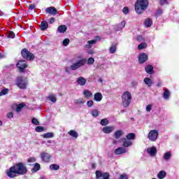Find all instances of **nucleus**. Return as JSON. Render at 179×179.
<instances>
[{"label": "nucleus", "mask_w": 179, "mask_h": 179, "mask_svg": "<svg viewBox=\"0 0 179 179\" xmlns=\"http://www.w3.org/2000/svg\"><path fill=\"white\" fill-rule=\"evenodd\" d=\"M26 173H27V168L22 162L16 164L6 171V174L10 178H15V177L17 176V174L18 176H24Z\"/></svg>", "instance_id": "nucleus-1"}, {"label": "nucleus", "mask_w": 179, "mask_h": 179, "mask_svg": "<svg viewBox=\"0 0 179 179\" xmlns=\"http://www.w3.org/2000/svg\"><path fill=\"white\" fill-rule=\"evenodd\" d=\"M149 1L148 0H137L135 3V10L136 13H143L148 9Z\"/></svg>", "instance_id": "nucleus-2"}, {"label": "nucleus", "mask_w": 179, "mask_h": 179, "mask_svg": "<svg viewBox=\"0 0 179 179\" xmlns=\"http://www.w3.org/2000/svg\"><path fill=\"white\" fill-rule=\"evenodd\" d=\"M86 62H87L86 59H80L76 63H73L70 67H65V71L67 72V73H71V71H76V69H79L81 66H85Z\"/></svg>", "instance_id": "nucleus-3"}, {"label": "nucleus", "mask_w": 179, "mask_h": 179, "mask_svg": "<svg viewBox=\"0 0 179 179\" xmlns=\"http://www.w3.org/2000/svg\"><path fill=\"white\" fill-rule=\"evenodd\" d=\"M131 100H132V95L131 92L126 91L122 95V104L125 108L128 107L131 104Z\"/></svg>", "instance_id": "nucleus-4"}, {"label": "nucleus", "mask_w": 179, "mask_h": 179, "mask_svg": "<svg viewBox=\"0 0 179 179\" xmlns=\"http://www.w3.org/2000/svg\"><path fill=\"white\" fill-rule=\"evenodd\" d=\"M16 85L19 89L24 90L27 87V80L23 77H17L16 79Z\"/></svg>", "instance_id": "nucleus-5"}, {"label": "nucleus", "mask_w": 179, "mask_h": 179, "mask_svg": "<svg viewBox=\"0 0 179 179\" xmlns=\"http://www.w3.org/2000/svg\"><path fill=\"white\" fill-rule=\"evenodd\" d=\"M21 54L23 58L27 59L28 61H32V59H34V55L27 50V49H23L21 52Z\"/></svg>", "instance_id": "nucleus-6"}, {"label": "nucleus", "mask_w": 179, "mask_h": 179, "mask_svg": "<svg viewBox=\"0 0 179 179\" xmlns=\"http://www.w3.org/2000/svg\"><path fill=\"white\" fill-rule=\"evenodd\" d=\"M159 136V131L157 130H151L148 134V139L151 141V142H156L157 138Z\"/></svg>", "instance_id": "nucleus-7"}, {"label": "nucleus", "mask_w": 179, "mask_h": 179, "mask_svg": "<svg viewBox=\"0 0 179 179\" xmlns=\"http://www.w3.org/2000/svg\"><path fill=\"white\" fill-rule=\"evenodd\" d=\"M96 179H110V173H103L101 171L95 172Z\"/></svg>", "instance_id": "nucleus-8"}, {"label": "nucleus", "mask_w": 179, "mask_h": 179, "mask_svg": "<svg viewBox=\"0 0 179 179\" xmlns=\"http://www.w3.org/2000/svg\"><path fill=\"white\" fill-rule=\"evenodd\" d=\"M17 66L20 70V72H24V69L27 68V64H26V61H20L17 64Z\"/></svg>", "instance_id": "nucleus-9"}, {"label": "nucleus", "mask_w": 179, "mask_h": 179, "mask_svg": "<svg viewBox=\"0 0 179 179\" xmlns=\"http://www.w3.org/2000/svg\"><path fill=\"white\" fill-rule=\"evenodd\" d=\"M46 13H48V15H52V16H55L57 13H58V11L57 10V8L55 7H48L45 9Z\"/></svg>", "instance_id": "nucleus-10"}, {"label": "nucleus", "mask_w": 179, "mask_h": 179, "mask_svg": "<svg viewBox=\"0 0 179 179\" xmlns=\"http://www.w3.org/2000/svg\"><path fill=\"white\" fill-rule=\"evenodd\" d=\"M41 157L43 162H45L46 163H49L50 160H51V155L47 153V152H42L41 154Z\"/></svg>", "instance_id": "nucleus-11"}, {"label": "nucleus", "mask_w": 179, "mask_h": 179, "mask_svg": "<svg viewBox=\"0 0 179 179\" xmlns=\"http://www.w3.org/2000/svg\"><path fill=\"white\" fill-rule=\"evenodd\" d=\"M148 61V55L142 53L138 56V62L140 64H143Z\"/></svg>", "instance_id": "nucleus-12"}, {"label": "nucleus", "mask_w": 179, "mask_h": 179, "mask_svg": "<svg viewBox=\"0 0 179 179\" xmlns=\"http://www.w3.org/2000/svg\"><path fill=\"white\" fill-rule=\"evenodd\" d=\"M147 152L150 156L155 157L157 153V149H156L155 147H152V148H148Z\"/></svg>", "instance_id": "nucleus-13"}, {"label": "nucleus", "mask_w": 179, "mask_h": 179, "mask_svg": "<svg viewBox=\"0 0 179 179\" xmlns=\"http://www.w3.org/2000/svg\"><path fill=\"white\" fill-rule=\"evenodd\" d=\"M100 37L99 36H96V39L92 40V41H87V48H90L93 44H96L97 41H99Z\"/></svg>", "instance_id": "nucleus-14"}, {"label": "nucleus", "mask_w": 179, "mask_h": 179, "mask_svg": "<svg viewBox=\"0 0 179 179\" xmlns=\"http://www.w3.org/2000/svg\"><path fill=\"white\" fill-rule=\"evenodd\" d=\"M122 142H123V146L124 148H129V146H132V141L128 140V138H122Z\"/></svg>", "instance_id": "nucleus-15"}, {"label": "nucleus", "mask_w": 179, "mask_h": 179, "mask_svg": "<svg viewBox=\"0 0 179 179\" xmlns=\"http://www.w3.org/2000/svg\"><path fill=\"white\" fill-rule=\"evenodd\" d=\"M94 100L95 101H101L103 100V94L101 92H96L94 95Z\"/></svg>", "instance_id": "nucleus-16"}, {"label": "nucleus", "mask_w": 179, "mask_h": 179, "mask_svg": "<svg viewBox=\"0 0 179 179\" xmlns=\"http://www.w3.org/2000/svg\"><path fill=\"white\" fill-rule=\"evenodd\" d=\"M77 83L80 86H85L86 85V79L83 77H79L77 78Z\"/></svg>", "instance_id": "nucleus-17"}, {"label": "nucleus", "mask_w": 179, "mask_h": 179, "mask_svg": "<svg viewBox=\"0 0 179 179\" xmlns=\"http://www.w3.org/2000/svg\"><path fill=\"white\" fill-rule=\"evenodd\" d=\"M103 132L104 134H111L113 131H114V127H105L102 129Z\"/></svg>", "instance_id": "nucleus-18"}, {"label": "nucleus", "mask_w": 179, "mask_h": 179, "mask_svg": "<svg viewBox=\"0 0 179 179\" xmlns=\"http://www.w3.org/2000/svg\"><path fill=\"white\" fill-rule=\"evenodd\" d=\"M122 153H127V150L124 148H117L115 150V155H122Z\"/></svg>", "instance_id": "nucleus-19"}, {"label": "nucleus", "mask_w": 179, "mask_h": 179, "mask_svg": "<svg viewBox=\"0 0 179 179\" xmlns=\"http://www.w3.org/2000/svg\"><path fill=\"white\" fill-rule=\"evenodd\" d=\"M124 135V131L122 130H117L114 133V136L115 139H120L122 136Z\"/></svg>", "instance_id": "nucleus-20"}, {"label": "nucleus", "mask_w": 179, "mask_h": 179, "mask_svg": "<svg viewBox=\"0 0 179 179\" xmlns=\"http://www.w3.org/2000/svg\"><path fill=\"white\" fill-rule=\"evenodd\" d=\"M83 95L86 99H90V97H93V94L89 90H85L83 91Z\"/></svg>", "instance_id": "nucleus-21"}, {"label": "nucleus", "mask_w": 179, "mask_h": 179, "mask_svg": "<svg viewBox=\"0 0 179 179\" xmlns=\"http://www.w3.org/2000/svg\"><path fill=\"white\" fill-rule=\"evenodd\" d=\"M163 97L165 100H169V97H170V91L167 88H164Z\"/></svg>", "instance_id": "nucleus-22"}, {"label": "nucleus", "mask_w": 179, "mask_h": 179, "mask_svg": "<svg viewBox=\"0 0 179 179\" xmlns=\"http://www.w3.org/2000/svg\"><path fill=\"white\" fill-rule=\"evenodd\" d=\"M145 71L148 73L149 75H152L153 73V66L148 65L145 67Z\"/></svg>", "instance_id": "nucleus-23"}, {"label": "nucleus", "mask_w": 179, "mask_h": 179, "mask_svg": "<svg viewBox=\"0 0 179 179\" xmlns=\"http://www.w3.org/2000/svg\"><path fill=\"white\" fill-rule=\"evenodd\" d=\"M68 134L70 136H72V138H75L76 139L79 136V134L75 130H70Z\"/></svg>", "instance_id": "nucleus-24"}, {"label": "nucleus", "mask_w": 179, "mask_h": 179, "mask_svg": "<svg viewBox=\"0 0 179 179\" xmlns=\"http://www.w3.org/2000/svg\"><path fill=\"white\" fill-rule=\"evenodd\" d=\"M66 30H68V27H66V25H60L57 28V31H59V33H65Z\"/></svg>", "instance_id": "nucleus-25"}, {"label": "nucleus", "mask_w": 179, "mask_h": 179, "mask_svg": "<svg viewBox=\"0 0 179 179\" xmlns=\"http://www.w3.org/2000/svg\"><path fill=\"white\" fill-rule=\"evenodd\" d=\"M40 29L41 30H47V29H48V23L47 22V21H43L41 24L40 26Z\"/></svg>", "instance_id": "nucleus-26"}, {"label": "nucleus", "mask_w": 179, "mask_h": 179, "mask_svg": "<svg viewBox=\"0 0 179 179\" xmlns=\"http://www.w3.org/2000/svg\"><path fill=\"white\" fill-rule=\"evenodd\" d=\"M166 176H167V173L164 171H160L159 173L157 174V178L159 179L166 178Z\"/></svg>", "instance_id": "nucleus-27"}, {"label": "nucleus", "mask_w": 179, "mask_h": 179, "mask_svg": "<svg viewBox=\"0 0 179 179\" xmlns=\"http://www.w3.org/2000/svg\"><path fill=\"white\" fill-rule=\"evenodd\" d=\"M144 83H145V85H148L149 86V87H150V86H152V85H153V81L152 80V79H150L149 78H145Z\"/></svg>", "instance_id": "nucleus-28"}, {"label": "nucleus", "mask_w": 179, "mask_h": 179, "mask_svg": "<svg viewBox=\"0 0 179 179\" xmlns=\"http://www.w3.org/2000/svg\"><path fill=\"white\" fill-rule=\"evenodd\" d=\"M48 100L52 101V103L57 102V96L55 94H50L48 96Z\"/></svg>", "instance_id": "nucleus-29"}, {"label": "nucleus", "mask_w": 179, "mask_h": 179, "mask_svg": "<svg viewBox=\"0 0 179 179\" xmlns=\"http://www.w3.org/2000/svg\"><path fill=\"white\" fill-rule=\"evenodd\" d=\"M24 106L25 105L24 103H21L18 104L16 108V112L20 113V111H22V108H23V107H24Z\"/></svg>", "instance_id": "nucleus-30"}, {"label": "nucleus", "mask_w": 179, "mask_h": 179, "mask_svg": "<svg viewBox=\"0 0 179 179\" xmlns=\"http://www.w3.org/2000/svg\"><path fill=\"white\" fill-rule=\"evenodd\" d=\"M126 138L128 139L129 141H134V139H135V134L130 133L127 134Z\"/></svg>", "instance_id": "nucleus-31"}, {"label": "nucleus", "mask_w": 179, "mask_h": 179, "mask_svg": "<svg viewBox=\"0 0 179 179\" xmlns=\"http://www.w3.org/2000/svg\"><path fill=\"white\" fill-rule=\"evenodd\" d=\"M152 22L150 18L145 20V27H150V26H152Z\"/></svg>", "instance_id": "nucleus-32"}, {"label": "nucleus", "mask_w": 179, "mask_h": 179, "mask_svg": "<svg viewBox=\"0 0 179 179\" xmlns=\"http://www.w3.org/2000/svg\"><path fill=\"white\" fill-rule=\"evenodd\" d=\"M38 170H40V164L36 163L31 171L36 173V171H38Z\"/></svg>", "instance_id": "nucleus-33"}, {"label": "nucleus", "mask_w": 179, "mask_h": 179, "mask_svg": "<svg viewBox=\"0 0 179 179\" xmlns=\"http://www.w3.org/2000/svg\"><path fill=\"white\" fill-rule=\"evenodd\" d=\"M126 22L123 20L117 25V30H122L125 27Z\"/></svg>", "instance_id": "nucleus-34"}, {"label": "nucleus", "mask_w": 179, "mask_h": 179, "mask_svg": "<svg viewBox=\"0 0 179 179\" xmlns=\"http://www.w3.org/2000/svg\"><path fill=\"white\" fill-rule=\"evenodd\" d=\"M110 54H115V51H117V45H112V46L109 49Z\"/></svg>", "instance_id": "nucleus-35"}, {"label": "nucleus", "mask_w": 179, "mask_h": 179, "mask_svg": "<svg viewBox=\"0 0 179 179\" xmlns=\"http://www.w3.org/2000/svg\"><path fill=\"white\" fill-rule=\"evenodd\" d=\"M164 160H170V159H171V152H166L164 155Z\"/></svg>", "instance_id": "nucleus-36"}, {"label": "nucleus", "mask_w": 179, "mask_h": 179, "mask_svg": "<svg viewBox=\"0 0 179 179\" xmlns=\"http://www.w3.org/2000/svg\"><path fill=\"white\" fill-rule=\"evenodd\" d=\"M50 170H59V165L57 164H53L50 166Z\"/></svg>", "instance_id": "nucleus-37"}, {"label": "nucleus", "mask_w": 179, "mask_h": 179, "mask_svg": "<svg viewBox=\"0 0 179 179\" xmlns=\"http://www.w3.org/2000/svg\"><path fill=\"white\" fill-rule=\"evenodd\" d=\"M101 125L103 127H106V125H108V120L107 119H102L100 122Z\"/></svg>", "instance_id": "nucleus-38"}, {"label": "nucleus", "mask_w": 179, "mask_h": 179, "mask_svg": "<svg viewBox=\"0 0 179 179\" xmlns=\"http://www.w3.org/2000/svg\"><path fill=\"white\" fill-rule=\"evenodd\" d=\"M43 137L45 138H53L54 137V134L51 133V132L46 133V134H43Z\"/></svg>", "instance_id": "nucleus-39"}, {"label": "nucleus", "mask_w": 179, "mask_h": 179, "mask_svg": "<svg viewBox=\"0 0 179 179\" xmlns=\"http://www.w3.org/2000/svg\"><path fill=\"white\" fill-rule=\"evenodd\" d=\"M8 92H9V89L8 88L3 89V90H1V92H0V97L1 96H5V94H8Z\"/></svg>", "instance_id": "nucleus-40"}, {"label": "nucleus", "mask_w": 179, "mask_h": 179, "mask_svg": "<svg viewBox=\"0 0 179 179\" xmlns=\"http://www.w3.org/2000/svg\"><path fill=\"white\" fill-rule=\"evenodd\" d=\"M8 38H15V33L9 31L6 34Z\"/></svg>", "instance_id": "nucleus-41"}, {"label": "nucleus", "mask_w": 179, "mask_h": 179, "mask_svg": "<svg viewBox=\"0 0 179 179\" xmlns=\"http://www.w3.org/2000/svg\"><path fill=\"white\" fill-rule=\"evenodd\" d=\"M92 117H98L99 116V111L97 110V109H94L92 111Z\"/></svg>", "instance_id": "nucleus-42"}, {"label": "nucleus", "mask_w": 179, "mask_h": 179, "mask_svg": "<svg viewBox=\"0 0 179 179\" xmlns=\"http://www.w3.org/2000/svg\"><path fill=\"white\" fill-rule=\"evenodd\" d=\"M36 132H43L44 131V127L41 126H38L35 129Z\"/></svg>", "instance_id": "nucleus-43"}, {"label": "nucleus", "mask_w": 179, "mask_h": 179, "mask_svg": "<svg viewBox=\"0 0 179 179\" xmlns=\"http://www.w3.org/2000/svg\"><path fill=\"white\" fill-rule=\"evenodd\" d=\"M94 64V58L90 57L87 60V65H93Z\"/></svg>", "instance_id": "nucleus-44"}, {"label": "nucleus", "mask_w": 179, "mask_h": 179, "mask_svg": "<svg viewBox=\"0 0 179 179\" xmlns=\"http://www.w3.org/2000/svg\"><path fill=\"white\" fill-rule=\"evenodd\" d=\"M148 46V45L146 43H141L138 45V50H143V48H146V47Z\"/></svg>", "instance_id": "nucleus-45"}, {"label": "nucleus", "mask_w": 179, "mask_h": 179, "mask_svg": "<svg viewBox=\"0 0 179 179\" xmlns=\"http://www.w3.org/2000/svg\"><path fill=\"white\" fill-rule=\"evenodd\" d=\"M76 103H78V104H85V103H86V101H85V99L82 98H80L76 100Z\"/></svg>", "instance_id": "nucleus-46"}, {"label": "nucleus", "mask_w": 179, "mask_h": 179, "mask_svg": "<svg viewBox=\"0 0 179 179\" xmlns=\"http://www.w3.org/2000/svg\"><path fill=\"white\" fill-rule=\"evenodd\" d=\"M32 124H34V125H40V122H38V120H37L36 118H33L31 120Z\"/></svg>", "instance_id": "nucleus-47"}, {"label": "nucleus", "mask_w": 179, "mask_h": 179, "mask_svg": "<svg viewBox=\"0 0 179 179\" xmlns=\"http://www.w3.org/2000/svg\"><path fill=\"white\" fill-rule=\"evenodd\" d=\"M87 107H93V106H94V102L92 100L87 101Z\"/></svg>", "instance_id": "nucleus-48"}, {"label": "nucleus", "mask_w": 179, "mask_h": 179, "mask_svg": "<svg viewBox=\"0 0 179 179\" xmlns=\"http://www.w3.org/2000/svg\"><path fill=\"white\" fill-rule=\"evenodd\" d=\"M69 38H66L63 41V45L66 47L69 44Z\"/></svg>", "instance_id": "nucleus-49"}, {"label": "nucleus", "mask_w": 179, "mask_h": 179, "mask_svg": "<svg viewBox=\"0 0 179 179\" xmlns=\"http://www.w3.org/2000/svg\"><path fill=\"white\" fill-rule=\"evenodd\" d=\"M36 162V158L31 157L28 159V163H34Z\"/></svg>", "instance_id": "nucleus-50"}, {"label": "nucleus", "mask_w": 179, "mask_h": 179, "mask_svg": "<svg viewBox=\"0 0 179 179\" xmlns=\"http://www.w3.org/2000/svg\"><path fill=\"white\" fill-rule=\"evenodd\" d=\"M152 110V105L149 104L146 106V111H148V113H150Z\"/></svg>", "instance_id": "nucleus-51"}, {"label": "nucleus", "mask_w": 179, "mask_h": 179, "mask_svg": "<svg viewBox=\"0 0 179 179\" xmlns=\"http://www.w3.org/2000/svg\"><path fill=\"white\" fill-rule=\"evenodd\" d=\"M162 13H163V10L162 9H158L157 11L156 12V15L159 16V15H162Z\"/></svg>", "instance_id": "nucleus-52"}, {"label": "nucleus", "mask_w": 179, "mask_h": 179, "mask_svg": "<svg viewBox=\"0 0 179 179\" xmlns=\"http://www.w3.org/2000/svg\"><path fill=\"white\" fill-rule=\"evenodd\" d=\"M129 12V10H128L127 7H124L123 8V13H124V15H127V13Z\"/></svg>", "instance_id": "nucleus-53"}, {"label": "nucleus", "mask_w": 179, "mask_h": 179, "mask_svg": "<svg viewBox=\"0 0 179 179\" xmlns=\"http://www.w3.org/2000/svg\"><path fill=\"white\" fill-rule=\"evenodd\" d=\"M7 117L8 118H13V112H10L7 114Z\"/></svg>", "instance_id": "nucleus-54"}, {"label": "nucleus", "mask_w": 179, "mask_h": 179, "mask_svg": "<svg viewBox=\"0 0 179 179\" xmlns=\"http://www.w3.org/2000/svg\"><path fill=\"white\" fill-rule=\"evenodd\" d=\"M160 5H166L167 3V0H159Z\"/></svg>", "instance_id": "nucleus-55"}, {"label": "nucleus", "mask_w": 179, "mask_h": 179, "mask_svg": "<svg viewBox=\"0 0 179 179\" xmlns=\"http://www.w3.org/2000/svg\"><path fill=\"white\" fill-rule=\"evenodd\" d=\"M55 22V17H51L50 20H49V23L50 24H52V23H54Z\"/></svg>", "instance_id": "nucleus-56"}, {"label": "nucleus", "mask_w": 179, "mask_h": 179, "mask_svg": "<svg viewBox=\"0 0 179 179\" xmlns=\"http://www.w3.org/2000/svg\"><path fill=\"white\" fill-rule=\"evenodd\" d=\"M120 179H128V176L125 174H122L120 176Z\"/></svg>", "instance_id": "nucleus-57"}, {"label": "nucleus", "mask_w": 179, "mask_h": 179, "mask_svg": "<svg viewBox=\"0 0 179 179\" xmlns=\"http://www.w3.org/2000/svg\"><path fill=\"white\" fill-rule=\"evenodd\" d=\"M34 8H36V6H34V4H31V5L29 6V10H33L34 9Z\"/></svg>", "instance_id": "nucleus-58"}, {"label": "nucleus", "mask_w": 179, "mask_h": 179, "mask_svg": "<svg viewBox=\"0 0 179 179\" xmlns=\"http://www.w3.org/2000/svg\"><path fill=\"white\" fill-rule=\"evenodd\" d=\"M131 85H132L133 87H135V86H136V85H138V82L132 81Z\"/></svg>", "instance_id": "nucleus-59"}, {"label": "nucleus", "mask_w": 179, "mask_h": 179, "mask_svg": "<svg viewBox=\"0 0 179 179\" xmlns=\"http://www.w3.org/2000/svg\"><path fill=\"white\" fill-rule=\"evenodd\" d=\"M2 58H5V55L0 52V59H2Z\"/></svg>", "instance_id": "nucleus-60"}, {"label": "nucleus", "mask_w": 179, "mask_h": 179, "mask_svg": "<svg viewBox=\"0 0 179 179\" xmlns=\"http://www.w3.org/2000/svg\"><path fill=\"white\" fill-rule=\"evenodd\" d=\"M157 86L158 87H160L162 86V83H161V82L158 83L157 84Z\"/></svg>", "instance_id": "nucleus-61"}, {"label": "nucleus", "mask_w": 179, "mask_h": 179, "mask_svg": "<svg viewBox=\"0 0 179 179\" xmlns=\"http://www.w3.org/2000/svg\"><path fill=\"white\" fill-rule=\"evenodd\" d=\"M0 127H2V121L0 120Z\"/></svg>", "instance_id": "nucleus-62"}, {"label": "nucleus", "mask_w": 179, "mask_h": 179, "mask_svg": "<svg viewBox=\"0 0 179 179\" xmlns=\"http://www.w3.org/2000/svg\"><path fill=\"white\" fill-rule=\"evenodd\" d=\"M1 15V14H0V16Z\"/></svg>", "instance_id": "nucleus-63"}]
</instances>
